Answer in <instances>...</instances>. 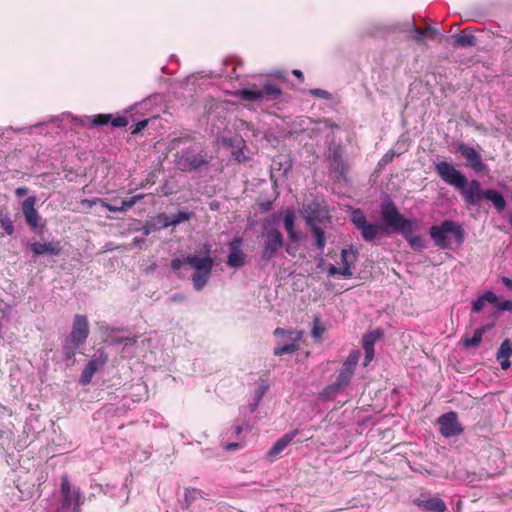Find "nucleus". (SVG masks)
Here are the masks:
<instances>
[{"instance_id": "nucleus-1", "label": "nucleus", "mask_w": 512, "mask_h": 512, "mask_svg": "<svg viewBox=\"0 0 512 512\" xmlns=\"http://www.w3.org/2000/svg\"><path fill=\"white\" fill-rule=\"evenodd\" d=\"M204 248L206 252L204 256L189 254L183 259H172L170 263V267L174 272H178L184 265H188L193 269L191 282L194 290L196 291L203 290L208 284L215 264L210 255L211 246L209 244H205Z\"/></svg>"}, {"instance_id": "nucleus-2", "label": "nucleus", "mask_w": 512, "mask_h": 512, "mask_svg": "<svg viewBox=\"0 0 512 512\" xmlns=\"http://www.w3.org/2000/svg\"><path fill=\"white\" fill-rule=\"evenodd\" d=\"M381 216L388 227L402 234L413 250H421L424 248L422 236L412 233L415 229L414 221L405 218L392 201L382 205Z\"/></svg>"}, {"instance_id": "nucleus-3", "label": "nucleus", "mask_w": 512, "mask_h": 512, "mask_svg": "<svg viewBox=\"0 0 512 512\" xmlns=\"http://www.w3.org/2000/svg\"><path fill=\"white\" fill-rule=\"evenodd\" d=\"M429 234L435 245L440 249L451 247L452 236L457 244H462L465 238L463 227L455 221L444 220L440 225H434L429 229Z\"/></svg>"}, {"instance_id": "nucleus-4", "label": "nucleus", "mask_w": 512, "mask_h": 512, "mask_svg": "<svg viewBox=\"0 0 512 512\" xmlns=\"http://www.w3.org/2000/svg\"><path fill=\"white\" fill-rule=\"evenodd\" d=\"M281 94V88L270 79H264L258 84L254 83L236 93L240 99L249 102L276 100L281 96Z\"/></svg>"}, {"instance_id": "nucleus-5", "label": "nucleus", "mask_w": 512, "mask_h": 512, "mask_svg": "<svg viewBox=\"0 0 512 512\" xmlns=\"http://www.w3.org/2000/svg\"><path fill=\"white\" fill-rule=\"evenodd\" d=\"M209 161L208 153L194 144L178 153L176 164L182 171L191 172L207 166Z\"/></svg>"}, {"instance_id": "nucleus-6", "label": "nucleus", "mask_w": 512, "mask_h": 512, "mask_svg": "<svg viewBox=\"0 0 512 512\" xmlns=\"http://www.w3.org/2000/svg\"><path fill=\"white\" fill-rule=\"evenodd\" d=\"M360 356L361 353L359 350H352L349 353L348 357L338 372L336 381L325 388V393L327 395H333L337 392H340L349 385L358 365Z\"/></svg>"}, {"instance_id": "nucleus-7", "label": "nucleus", "mask_w": 512, "mask_h": 512, "mask_svg": "<svg viewBox=\"0 0 512 512\" xmlns=\"http://www.w3.org/2000/svg\"><path fill=\"white\" fill-rule=\"evenodd\" d=\"M61 505L57 510L59 512H64L65 510L71 509L72 512H80L81 506L84 503V499L81 495L80 489L77 487H73L69 477L67 475H63L61 477Z\"/></svg>"}, {"instance_id": "nucleus-8", "label": "nucleus", "mask_w": 512, "mask_h": 512, "mask_svg": "<svg viewBox=\"0 0 512 512\" xmlns=\"http://www.w3.org/2000/svg\"><path fill=\"white\" fill-rule=\"evenodd\" d=\"M274 335L282 336L283 344L274 349V355L281 356L284 354L294 353L299 350V342L302 339L303 333L300 331H289L282 328H276Z\"/></svg>"}, {"instance_id": "nucleus-9", "label": "nucleus", "mask_w": 512, "mask_h": 512, "mask_svg": "<svg viewBox=\"0 0 512 512\" xmlns=\"http://www.w3.org/2000/svg\"><path fill=\"white\" fill-rule=\"evenodd\" d=\"M435 171L438 176L447 184L456 189L463 186L466 176L457 170L451 163L441 161L435 164Z\"/></svg>"}, {"instance_id": "nucleus-10", "label": "nucleus", "mask_w": 512, "mask_h": 512, "mask_svg": "<svg viewBox=\"0 0 512 512\" xmlns=\"http://www.w3.org/2000/svg\"><path fill=\"white\" fill-rule=\"evenodd\" d=\"M478 32L479 30L475 27H466L458 34L445 38V42L455 49L475 47L478 44V38L476 36Z\"/></svg>"}, {"instance_id": "nucleus-11", "label": "nucleus", "mask_w": 512, "mask_h": 512, "mask_svg": "<svg viewBox=\"0 0 512 512\" xmlns=\"http://www.w3.org/2000/svg\"><path fill=\"white\" fill-rule=\"evenodd\" d=\"M89 336V322L87 316L76 314L73 318L72 329L66 340L79 346L84 344Z\"/></svg>"}, {"instance_id": "nucleus-12", "label": "nucleus", "mask_w": 512, "mask_h": 512, "mask_svg": "<svg viewBox=\"0 0 512 512\" xmlns=\"http://www.w3.org/2000/svg\"><path fill=\"white\" fill-rule=\"evenodd\" d=\"M108 362V354L102 348L98 349L94 358L90 360L87 365L84 367L80 378L79 383L83 386H86L91 383L92 378L96 371L103 367Z\"/></svg>"}, {"instance_id": "nucleus-13", "label": "nucleus", "mask_w": 512, "mask_h": 512, "mask_svg": "<svg viewBox=\"0 0 512 512\" xmlns=\"http://www.w3.org/2000/svg\"><path fill=\"white\" fill-rule=\"evenodd\" d=\"M457 190H459L467 205L477 206L484 199L485 190L481 189V184L478 180H471L469 182L466 178L463 186Z\"/></svg>"}, {"instance_id": "nucleus-14", "label": "nucleus", "mask_w": 512, "mask_h": 512, "mask_svg": "<svg viewBox=\"0 0 512 512\" xmlns=\"http://www.w3.org/2000/svg\"><path fill=\"white\" fill-rule=\"evenodd\" d=\"M264 236L262 259L271 260L276 256L278 249L284 244L283 235L278 229L272 228Z\"/></svg>"}, {"instance_id": "nucleus-15", "label": "nucleus", "mask_w": 512, "mask_h": 512, "mask_svg": "<svg viewBox=\"0 0 512 512\" xmlns=\"http://www.w3.org/2000/svg\"><path fill=\"white\" fill-rule=\"evenodd\" d=\"M438 423L440 426V433L446 438L458 436L463 432V428L458 422L456 412L451 411L441 415L438 418Z\"/></svg>"}, {"instance_id": "nucleus-16", "label": "nucleus", "mask_w": 512, "mask_h": 512, "mask_svg": "<svg viewBox=\"0 0 512 512\" xmlns=\"http://www.w3.org/2000/svg\"><path fill=\"white\" fill-rule=\"evenodd\" d=\"M457 151L466 159L467 166L477 173L484 172L487 166L484 164L482 157L473 147L464 143H460Z\"/></svg>"}, {"instance_id": "nucleus-17", "label": "nucleus", "mask_w": 512, "mask_h": 512, "mask_svg": "<svg viewBox=\"0 0 512 512\" xmlns=\"http://www.w3.org/2000/svg\"><path fill=\"white\" fill-rule=\"evenodd\" d=\"M410 38L415 41L417 44H424L425 40H438L439 42L445 41L447 36H444L440 33V31L427 25L424 29L417 27L414 23L410 30Z\"/></svg>"}, {"instance_id": "nucleus-18", "label": "nucleus", "mask_w": 512, "mask_h": 512, "mask_svg": "<svg viewBox=\"0 0 512 512\" xmlns=\"http://www.w3.org/2000/svg\"><path fill=\"white\" fill-rule=\"evenodd\" d=\"M243 239L241 237H235L229 243L230 253L228 255L227 264L232 268H240L245 265L246 255L241 249Z\"/></svg>"}, {"instance_id": "nucleus-19", "label": "nucleus", "mask_w": 512, "mask_h": 512, "mask_svg": "<svg viewBox=\"0 0 512 512\" xmlns=\"http://www.w3.org/2000/svg\"><path fill=\"white\" fill-rule=\"evenodd\" d=\"M36 197L29 196L22 202V212L26 223L31 227V229L36 230L39 221L41 219L39 213L35 209Z\"/></svg>"}, {"instance_id": "nucleus-20", "label": "nucleus", "mask_w": 512, "mask_h": 512, "mask_svg": "<svg viewBox=\"0 0 512 512\" xmlns=\"http://www.w3.org/2000/svg\"><path fill=\"white\" fill-rule=\"evenodd\" d=\"M88 121L92 127L105 126L109 123L113 127H125L128 125V119L125 116L114 117L112 114H97L92 117H88Z\"/></svg>"}, {"instance_id": "nucleus-21", "label": "nucleus", "mask_w": 512, "mask_h": 512, "mask_svg": "<svg viewBox=\"0 0 512 512\" xmlns=\"http://www.w3.org/2000/svg\"><path fill=\"white\" fill-rule=\"evenodd\" d=\"M30 250L34 257L41 255H59L62 252L61 241H51L48 243L34 242L30 244Z\"/></svg>"}, {"instance_id": "nucleus-22", "label": "nucleus", "mask_w": 512, "mask_h": 512, "mask_svg": "<svg viewBox=\"0 0 512 512\" xmlns=\"http://www.w3.org/2000/svg\"><path fill=\"white\" fill-rule=\"evenodd\" d=\"M414 503L427 511L445 512L447 510L445 502L439 497H431L421 494L414 500Z\"/></svg>"}, {"instance_id": "nucleus-23", "label": "nucleus", "mask_w": 512, "mask_h": 512, "mask_svg": "<svg viewBox=\"0 0 512 512\" xmlns=\"http://www.w3.org/2000/svg\"><path fill=\"white\" fill-rule=\"evenodd\" d=\"M357 257L358 252L352 248L341 250V272L343 278L350 279L353 276L352 270L355 267Z\"/></svg>"}, {"instance_id": "nucleus-24", "label": "nucleus", "mask_w": 512, "mask_h": 512, "mask_svg": "<svg viewBox=\"0 0 512 512\" xmlns=\"http://www.w3.org/2000/svg\"><path fill=\"white\" fill-rule=\"evenodd\" d=\"M330 168L335 171L339 177L345 178L348 172V165L343 159L341 146H336L329 154Z\"/></svg>"}, {"instance_id": "nucleus-25", "label": "nucleus", "mask_w": 512, "mask_h": 512, "mask_svg": "<svg viewBox=\"0 0 512 512\" xmlns=\"http://www.w3.org/2000/svg\"><path fill=\"white\" fill-rule=\"evenodd\" d=\"M298 432V429H294L288 433H285L281 438H279L267 452L268 458L271 461H274L278 455L293 441Z\"/></svg>"}, {"instance_id": "nucleus-26", "label": "nucleus", "mask_w": 512, "mask_h": 512, "mask_svg": "<svg viewBox=\"0 0 512 512\" xmlns=\"http://www.w3.org/2000/svg\"><path fill=\"white\" fill-rule=\"evenodd\" d=\"M305 222L311 229L316 247L322 251L326 245V235L325 231L316 224V216L314 213L306 215Z\"/></svg>"}, {"instance_id": "nucleus-27", "label": "nucleus", "mask_w": 512, "mask_h": 512, "mask_svg": "<svg viewBox=\"0 0 512 512\" xmlns=\"http://www.w3.org/2000/svg\"><path fill=\"white\" fill-rule=\"evenodd\" d=\"M512 356V342L510 341V339H505L497 353H496V359L497 361L500 363V366L503 370H507L511 363L509 361V358Z\"/></svg>"}, {"instance_id": "nucleus-28", "label": "nucleus", "mask_w": 512, "mask_h": 512, "mask_svg": "<svg viewBox=\"0 0 512 512\" xmlns=\"http://www.w3.org/2000/svg\"><path fill=\"white\" fill-rule=\"evenodd\" d=\"M378 339L375 332L366 333L363 337V349L365 352V360L363 365L366 367L374 358V344Z\"/></svg>"}, {"instance_id": "nucleus-29", "label": "nucleus", "mask_w": 512, "mask_h": 512, "mask_svg": "<svg viewBox=\"0 0 512 512\" xmlns=\"http://www.w3.org/2000/svg\"><path fill=\"white\" fill-rule=\"evenodd\" d=\"M295 220H296V215H295L294 210L287 209L285 211L284 219H283L284 227H285L286 232L288 233L289 238L292 241L296 242V241H299L300 238L295 231Z\"/></svg>"}, {"instance_id": "nucleus-30", "label": "nucleus", "mask_w": 512, "mask_h": 512, "mask_svg": "<svg viewBox=\"0 0 512 512\" xmlns=\"http://www.w3.org/2000/svg\"><path fill=\"white\" fill-rule=\"evenodd\" d=\"M359 231L361 232L362 238L366 242H373L379 235L382 234V227L378 224L368 222L362 226Z\"/></svg>"}, {"instance_id": "nucleus-31", "label": "nucleus", "mask_w": 512, "mask_h": 512, "mask_svg": "<svg viewBox=\"0 0 512 512\" xmlns=\"http://www.w3.org/2000/svg\"><path fill=\"white\" fill-rule=\"evenodd\" d=\"M484 199L492 202L495 209L498 212H502L506 207V201L503 197V195L494 189H487L484 193Z\"/></svg>"}, {"instance_id": "nucleus-32", "label": "nucleus", "mask_w": 512, "mask_h": 512, "mask_svg": "<svg viewBox=\"0 0 512 512\" xmlns=\"http://www.w3.org/2000/svg\"><path fill=\"white\" fill-rule=\"evenodd\" d=\"M79 347L80 346L75 343H72L66 339L64 340L63 345H62V353H63V359L67 362L68 366L74 365L76 350Z\"/></svg>"}, {"instance_id": "nucleus-33", "label": "nucleus", "mask_w": 512, "mask_h": 512, "mask_svg": "<svg viewBox=\"0 0 512 512\" xmlns=\"http://www.w3.org/2000/svg\"><path fill=\"white\" fill-rule=\"evenodd\" d=\"M485 332H486V328L485 327H481V328L475 330V332H474L472 337H469L468 335H465L462 338V342H463L464 347L468 348V347H477V346H479L481 341H482V337H483Z\"/></svg>"}, {"instance_id": "nucleus-34", "label": "nucleus", "mask_w": 512, "mask_h": 512, "mask_svg": "<svg viewBox=\"0 0 512 512\" xmlns=\"http://www.w3.org/2000/svg\"><path fill=\"white\" fill-rule=\"evenodd\" d=\"M326 332V328L321 322L320 317L315 316L313 319V327L311 330V335L315 341H319L324 333Z\"/></svg>"}, {"instance_id": "nucleus-35", "label": "nucleus", "mask_w": 512, "mask_h": 512, "mask_svg": "<svg viewBox=\"0 0 512 512\" xmlns=\"http://www.w3.org/2000/svg\"><path fill=\"white\" fill-rule=\"evenodd\" d=\"M351 221L359 230L362 226L368 223L365 214L360 209H355L351 213Z\"/></svg>"}, {"instance_id": "nucleus-36", "label": "nucleus", "mask_w": 512, "mask_h": 512, "mask_svg": "<svg viewBox=\"0 0 512 512\" xmlns=\"http://www.w3.org/2000/svg\"><path fill=\"white\" fill-rule=\"evenodd\" d=\"M190 216H191L190 213H187V212H184V211H179L176 215H174L172 217L170 222H164L163 227L166 228V227H169V226H176V225H178L181 222L189 220Z\"/></svg>"}, {"instance_id": "nucleus-37", "label": "nucleus", "mask_w": 512, "mask_h": 512, "mask_svg": "<svg viewBox=\"0 0 512 512\" xmlns=\"http://www.w3.org/2000/svg\"><path fill=\"white\" fill-rule=\"evenodd\" d=\"M0 226L7 235H12L14 233L13 222L7 214H0Z\"/></svg>"}, {"instance_id": "nucleus-38", "label": "nucleus", "mask_w": 512, "mask_h": 512, "mask_svg": "<svg viewBox=\"0 0 512 512\" xmlns=\"http://www.w3.org/2000/svg\"><path fill=\"white\" fill-rule=\"evenodd\" d=\"M142 198H143V195H136L129 199L123 200L121 207H119V212H125L128 209L132 208Z\"/></svg>"}, {"instance_id": "nucleus-39", "label": "nucleus", "mask_w": 512, "mask_h": 512, "mask_svg": "<svg viewBox=\"0 0 512 512\" xmlns=\"http://www.w3.org/2000/svg\"><path fill=\"white\" fill-rule=\"evenodd\" d=\"M309 94H311L314 97H318V98H322V99H326V100H329L331 98V94L328 91L323 90V89H318V88L310 89Z\"/></svg>"}, {"instance_id": "nucleus-40", "label": "nucleus", "mask_w": 512, "mask_h": 512, "mask_svg": "<svg viewBox=\"0 0 512 512\" xmlns=\"http://www.w3.org/2000/svg\"><path fill=\"white\" fill-rule=\"evenodd\" d=\"M481 297L485 302L490 304H496L498 306V303H500L497 295L492 291L485 292Z\"/></svg>"}, {"instance_id": "nucleus-41", "label": "nucleus", "mask_w": 512, "mask_h": 512, "mask_svg": "<svg viewBox=\"0 0 512 512\" xmlns=\"http://www.w3.org/2000/svg\"><path fill=\"white\" fill-rule=\"evenodd\" d=\"M148 124V121L147 120H142V121H139L138 123L134 124L132 127H131V133L132 134H138L140 133Z\"/></svg>"}, {"instance_id": "nucleus-42", "label": "nucleus", "mask_w": 512, "mask_h": 512, "mask_svg": "<svg viewBox=\"0 0 512 512\" xmlns=\"http://www.w3.org/2000/svg\"><path fill=\"white\" fill-rule=\"evenodd\" d=\"M484 304H485V301L483 300V298L479 297L472 304V312L473 313H479L483 309Z\"/></svg>"}, {"instance_id": "nucleus-43", "label": "nucleus", "mask_w": 512, "mask_h": 512, "mask_svg": "<svg viewBox=\"0 0 512 512\" xmlns=\"http://www.w3.org/2000/svg\"><path fill=\"white\" fill-rule=\"evenodd\" d=\"M498 309L501 311L512 312V300H504L498 303Z\"/></svg>"}, {"instance_id": "nucleus-44", "label": "nucleus", "mask_w": 512, "mask_h": 512, "mask_svg": "<svg viewBox=\"0 0 512 512\" xmlns=\"http://www.w3.org/2000/svg\"><path fill=\"white\" fill-rule=\"evenodd\" d=\"M327 272L330 277H336V276L342 277L341 268H337L334 265H329Z\"/></svg>"}, {"instance_id": "nucleus-45", "label": "nucleus", "mask_w": 512, "mask_h": 512, "mask_svg": "<svg viewBox=\"0 0 512 512\" xmlns=\"http://www.w3.org/2000/svg\"><path fill=\"white\" fill-rule=\"evenodd\" d=\"M197 494H200V491H198L197 489H186L185 490V498H186V501H188L189 499L191 500H194L197 496Z\"/></svg>"}, {"instance_id": "nucleus-46", "label": "nucleus", "mask_w": 512, "mask_h": 512, "mask_svg": "<svg viewBox=\"0 0 512 512\" xmlns=\"http://www.w3.org/2000/svg\"><path fill=\"white\" fill-rule=\"evenodd\" d=\"M223 64H229V65H232V64H242V60L239 59L238 57L236 56H230V57H227L225 59V61L223 62Z\"/></svg>"}, {"instance_id": "nucleus-47", "label": "nucleus", "mask_w": 512, "mask_h": 512, "mask_svg": "<svg viewBox=\"0 0 512 512\" xmlns=\"http://www.w3.org/2000/svg\"><path fill=\"white\" fill-rule=\"evenodd\" d=\"M28 192H29V189L27 187H25V186L18 187L15 190V195H16V197L21 198V197L25 196L26 194H28Z\"/></svg>"}, {"instance_id": "nucleus-48", "label": "nucleus", "mask_w": 512, "mask_h": 512, "mask_svg": "<svg viewBox=\"0 0 512 512\" xmlns=\"http://www.w3.org/2000/svg\"><path fill=\"white\" fill-rule=\"evenodd\" d=\"M502 283L505 285L506 288H508L509 290H512V278H508V277H502Z\"/></svg>"}, {"instance_id": "nucleus-49", "label": "nucleus", "mask_w": 512, "mask_h": 512, "mask_svg": "<svg viewBox=\"0 0 512 512\" xmlns=\"http://www.w3.org/2000/svg\"><path fill=\"white\" fill-rule=\"evenodd\" d=\"M158 220L162 223V225L164 224V222H170L172 218H170L168 215H166L165 213H161L157 216Z\"/></svg>"}, {"instance_id": "nucleus-50", "label": "nucleus", "mask_w": 512, "mask_h": 512, "mask_svg": "<svg viewBox=\"0 0 512 512\" xmlns=\"http://www.w3.org/2000/svg\"><path fill=\"white\" fill-rule=\"evenodd\" d=\"M110 343L113 345L122 344V343H124V337H118V336L111 337Z\"/></svg>"}, {"instance_id": "nucleus-51", "label": "nucleus", "mask_w": 512, "mask_h": 512, "mask_svg": "<svg viewBox=\"0 0 512 512\" xmlns=\"http://www.w3.org/2000/svg\"><path fill=\"white\" fill-rule=\"evenodd\" d=\"M137 340H138V336H133V337H124V343L125 344H131V345H134L137 343Z\"/></svg>"}, {"instance_id": "nucleus-52", "label": "nucleus", "mask_w": 512, "mask_h": 512, "mask_svg": "<svg viewBox=\"0 0 512 512\" xmlns=\"http://www.w3.org/2000/svg\"><path fill=\"white\" fill-rule=\"evenodd\" d=\"M225 448H226V450H228V451L236 450V449H239V448H240V444H238V443H230V444H228Z\"/></svg>"}, {"instance_id": "nucleus-53", "label": "nucleus", "mask_w": 512, "mask_h": 512, "mask_svg": "<svg viewBox=\"0 0 512 512\" xmlns=\"http://www.w3.org/2000/svg\"><path fill=\"white\" fill-rule=\"evenodd\" d=\"M82 204L87 205L89 208H91L95 204V201L89 200V199H84V200H82Z\"/></svg>"}, {"instance_id": "nucleus-54", "label": "nucleus", "mask_w": 512, "mask_h": 512, "mask_svg": "<svg viewBox=\"0 0 512 512\" xmlns=\"http://www.w3.org/2000/svg\"><path fill=\"white\" fill-rule=\"evenodd\" d=\"M142 243H144V239H143V238L135 237V238L133 239V244H134V245H140V244H142Z\"/></svg>"}, {"instance_id": "nucleus-55", "label": "nucleus", "mask_w": 512, "mask_h": 512, "mask_svg": "<svg viewBox=\"0 0 512 512\" xmlns=\"http://www.w3.org/2000/svg\"><path fill=\"white\" fill-rule=\"evenodd\" d=\"M152 230L153 229L150 226H144L143 233H144V235L147 236V235H149L152 232Z\"/></svg>"}, {"instance_id": "nucleus-56", "label": "nucleus", "mask_w": 512, "mask_h": 512, "mask_svg": "<svg viewBox=\"0 0 512 512\" xmlns=\"http://www.w3.org/2000/svg\"><path fill=\"white\" fill-rule=\"evenodd\" d=\"M105 207L109 210V211H112V212H119V207H114V206H111V205H105Z\"/></svg>"}, {"instance_id": "nucleus-57", "label": "nucleus", "mask_w": 512, "mask_h": 512, "mask_svg": "<svg viewBox=\"0 0 512 512\" xmlns=\"http://www.w3.org/2000/svg\"><path fill=\"white\" fill-rule=\"evenodd\" d=\"M184 299V296L181 294H176L172 297L173 301H182Z\"/></svg>"}, {"instance_id": "nucleus-58", "label": "nucleus", "mask_w": 512, "mask_h": 512, "mask_svg": "<svg viewBox=\"0 0 512 512\" xmlns=\"http://www.w3.org/2000/svg\"><path fill=\"white\" fill-rule=\"evenodd\" d=\"M293 74L298 78H303V73L300 70H294Z\"/></svg>"}, {"instance_id": "nucleus-59", "label": "nucleus", "mask_w": 512, "mask_h": 512, "mask_svg": "<svg viewBox=\"0 0 512 512\" xmlns=\"http://www.w3.org/2000/svg\"><path fill=\"white\" fill-rule=\"evenodd\" d=\"M241 432H242V427L241 426H235L234 427V433L236 435H239Z\"/></svg>"}, {"instance_id": "nucleus-60", "label": "nucleus", "mask_w": 512, "mask_h": 512, "mask_svg": "<svg viewBox=\"0 0 512 512\" xmlns=\"http://www.w3.org/2000/svg\"><path fill=\"white\" fill-rule=\"evenodd\" d=\"M57 512H59V511H57Z\"/></svg>"}]
</instances>
